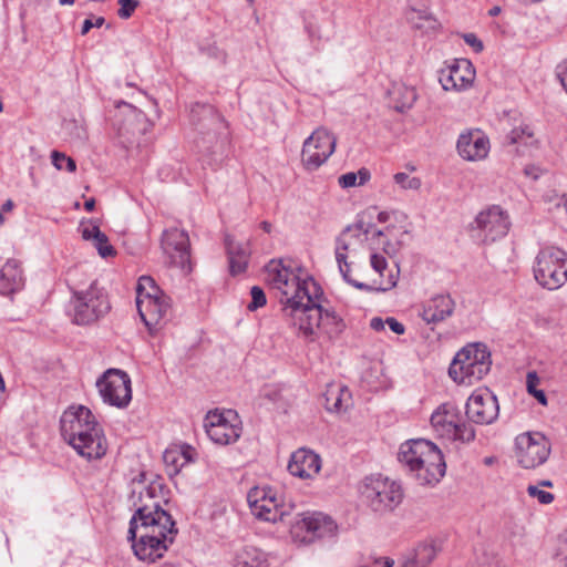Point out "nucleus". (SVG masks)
I'll return each mask as SVG.
<instances>
[{
	"label": "nucleus",
	"instance_id": "9",
	"mask_svg": "<svg viewBox=\"0 0 567 567\" xmlns=\"http://www.w3.org/2000/svg\"><path fill=\"white\" fill-rule=\"evenodd\" d=\"M73 322L80 326L91 324L104 317L111 305L104 289L93 281L84 291H73Z\"/></svg>",
	"mask_w": 567,
	"mask_h": 567
},
{
	"label": "nucleus",
	"instance_id": "46",
	"mask_svg": "<svg viewBox=\"0 0 567 567\" xmlns=\"http://www.w3.org/2000/svg\"><path fill=\"white\" fill-rule=\"evenodd\" d=\"M117 2L121 6V8L117 11V14L121 19L131 18L138 6L137 0H118Z\"/></svg>",
	"mask_w": 567,
	"mask_h": 567
},
{
	"label": "nucleus",
	"instance_id": "47",
	"mask_svg": "<svg viewBox=\"0 0 567 567\" xmlns=\"http://www.w3.org/2000/svg\"><path fill=\"white\" fill-rule=\"evenodd\" d=\"M463 40L466 44L472 47L476 53L482 52L484 49L483 42L474 33H465Z\"/></svg>",
	"mask_w": 567,
	"mask_h": 567
},
{
	"label": "nucleus",
	"instance_id": "8",
	"mask_svg": "<svg viewBox=\"0 0 567 567\" xmlns=\"http://www.w3.org/2000/svg\"><path fill=\"white\" fill-rule=\"evenodd\" d=\"M431 425L437 436L449 441L470 443L475 439L474 427L464 421L460 409L452 403L441 404L431 415Z\"/></svg>",
	"mask_w": 567,
	"mask_h": 567
},
{
	"label": "nucleus",
	"instance_id": "52",
	"mask_svg": "<svg viewBox=\"0 0 567 567\" xmlns=\"http://www.w3.org/2000/svg\"><path fill=\"white\" fill-rule=\"evenodd\" d=\"M163 458L167 465L174 466V473L178 472V468L176 466L177 453L175 451H165Z\"/></svg>",
	"mask_w": 567,
	"mask_h": 567
},
{
	"label": "nucleus",
	"instance_id": "2",
	"mask_svg": "<svg viewBox=\"0 0 567 567\" xmlns=\"http://www.w3.org/2000/svg\"><path fill=\"white\" fill-rule=\"evenodd\" d=\"M61 435L82 457L99 460L107 450L103 431L92 412L80 405L63 412L60 419Z\"/></svg>",
	"mask_w": 567,
	"mask_h": 567
},
{
	"label": "nucleus",
	"instance_id": "14",
	"mask_svg": "<svg viewBox=\"0 0 567 567\" xmlns=\"http://www.w3.org/2000/svg\"><path fill=\"white\" fill-rule=\"evenodd\" d=\"M337 140L323 127L317 128L303 143L302 163L307 169L319 168L334 152Z\"/></svg>",
	"mask_w": 567,
	"mask_h": 567
},
{
	"label": "nucleus",
	"instance_id": "63",
	"mask_svg": "<svg viewBox=\"0 0 567 567\" xmlns=\"http://www.w3.org/2000/svg\"><path fill=\"white\" fill-rule=\"evenodd\" d=\"M561 204L567 213V194H564L561 197Z\"/></svg>",
	"mask_w": 567,
	"mask_h": 567
},
{
	"label": "nucleus",
	"instance_id": "4",
	"mask_svg": "<svg viewBox=\"0 0 567 567\" xmlns=\"http://www.w3.org/2000/svg\"><path fill=\"white\" fill-rule=\"evenodd\" d=\"M491 352L484 343H470L454 357L449 368L450 377L460 384L471 385L482 380L491 370Z\"/></svg>",
	"mask_w": 567,
	"mask_h": 567
},
{
	"label": "nucleus",
	"instance_id": "26",
	"mask_svg": "<svg viewBox=\"0 0 567 567\" xmlns=\"http://www.w3.org/2000/svg\"><path fill=\"white\" fill-rule=\"evenodd\" d=\"M279 290L286 297V301L281 300L284 303V311H288L292 308L293 300L298 299L301 301L313 291L320 292V286L311 277L300 279L293 274L291 275V278L287 280L285 289Z\"/></svg>",
	"mask_w": 567,
	"mask_h": 567
},
{
	"label": "nucleus",
	"instance_id": "34",
	"mask_svg": "<svg viewBox=\"0 0 567 567\" xmlns=\"http://www.w3.org/2000/svg\"><path fill=\"white\" fill-rule=\"evenodd\" d=\"M393 107L403 113L411 109L416 101V92L414 87H410L403 84L393 85L392 90L389 91Z\"/></svg>",
	"mask_w": 567,
	"mask_h": 567
},
{
	"label": "nucleus",
	"instance_id": "15",
	"mask_svg": "<svg viewBox=\"0 0 567 567\" xmlns=\"http://www.w3.org/2000/svg\"><path fill=\"white\" fill-rule=\"evenodd\" d=\"M247 501L252 514L259 519L276 523L288 515L286 506L270 487H252L248 492Z\"/></svg>",
	"mask_w": 567,
	"mask_h": 567
},
{
	"label": "nucleus",
	"instance_id": "62",
	"mask_svg": "<svg viewBox=\"0 0 567 567\" xmlns=\"http://www.w3.org/2000/svg\"><path fill=\"white\" fill-rule=\"evenodd\" d=\"M539 485L540 486L550 487V486H553V483L550 481H548V480H545V481H540Z\"/></svg>",
	"mask_w": 567,
	"mask_h": 567
},
{
	"label": "nucleus",
	"instance_id": "53",
	"mask_svg": "<svg viewBox=\"0 0 567 567\" xmlns=\"http://www.w3.org/2000/svg\"><path fill=\"white\" fill-rule=\"evenodd\" d=\"M364 223L363 221H358L355 223L354 225H349L347 226L343 231L340 234V236H343L344 235V240H347V236L349 233H351L352 230H359V231H363L364 229Z\"/></svg>",
	"mask_w": 567,
	"mask_h": 567
},
{
	"label": "nucleus",
	"instance_id": "60",
	"mask_svg": "<svg viewBox=\"0 0 567 567\" xmlns=\"http://www.w3.org/2000/svg\"><path fill=\"white\" fill-rule=\"evenodd\" d=\"M13 202L11 199H8L4 202V204L2 205V210L3 212H10L12 208H13Z\"/></svg>",
	"mask_w": 567,
	"mask_h": 567
},
{
	"label": "nucleus",
	"instance_id": "55",
	"mask_svg": "<svg viewBox=\"0 0 567 567\" xmlns=\"http://www.w3.org/2000/svg\"><path fill=\"white\" fill-rule=\"evenodd\" d=\"M558 79H559L563 87L567 92V68L558 73Z\"/></svg>",
	"mask_w": 567,
	"mask_h": 567
},
{
	"label": "nucleus",
	"instance_id": "28",
	"mask_svg": "<svg viewBox=\"0 0 567 567\" xmlns=\"http://www.w3.org/2000/svg\"><path fill=\"white\" fill-rule=\"evenodd\" d=\"M168 494L169 489L162 480H154L138 492V498L134 501V506L136 509L150 505L163 506L168 503Z\"/></svg>",
	"mask_w": 567,
	"mask_h": 567
},
{
	"label": "nucleus",
	"instance_id": "56",
	"mask_svg": "<svg viewBox=\"0 0 567 567\" xmlns=\"http://www.w3.org/2000/svg\"><path fill=\"white\" fill-rule=\"evenodd\" d=\"M383 250L385 254L388 255H392V254H395L396 249L394 247L393 244L391 243H386L384 246H383Z\"/></svg>",
	"mask_w": 567,
	"mask_h": 567
},
{
	"label": "nucleus",
	"instance_id": "40",
	"mask_svg": "<svg viewBox=\"0 0 567 567\" xmlns=\"http://www.w3.org/2000/svg\"><path fill=\"white\" fill-rule=\"evenodd\" d=\"M540 380L536 371H529L526 377L527 391L532 394L542 405L547 404V398L543 390H538L537 385Z\"/></svg>",
	"mask_w": 567,
	"mask_h": 567
},
{
	"label": "nucleus",
	"instance_id": "20",
	"mask_svg": "<svg viewBox=\"0 0 567 567\" xmlns=\"http://www.w3.org/2000/svg\"><path fill=\"white\" fill-rule=\"evenodd\" d=\"M474 79L475 70L473 64L466 59H461L446 69H442L439 81L445 91H461L471 86Z\"/></svg>",
	"mask_w": 567,
	"mask_h": 567
},
{
	"label": "nucleus",
	"instance_id": "10",
	"mask_svg": "<svg viewBox=\"0 0 567 567\" xmlns=\"http://www.w3.org/2000/svg\"><path fill=\"white\" fill-rule=\"evenodd\" d=\"M96 386L103 402L111 406L124 409L132 400L131 378L123 370H106L97 379Z\"/></svg>",
	"mask_w": 567,
	"mask_h": 567
},
{
	"label": "nucleus",
	"instance_id": "50",
	"mask_svg": "<svg viewBox=\"0 0 567 567\" xmlns=\"http://www.w3.org/2000/svg\"><path fill=\"white\" fill-rule=\"evenodd\" d=\"M385 322L394 333H396V334L404 333V331H405L404 326L401 322H399L396 319L389 317V318H386Z\"/></svg>",
	"mask_w": 567,
	"mask_h": 567
},
{
	"label": "nucleus",
	"instance_id": "13",
	"mask_svg": "<svg viewBox=\"0 0 567 567\" xmlns=\"http://www.w3.org/2000/svg\"><path fill=\"white\" fill-rule=\"evenodd\" d=\"M516 458L524 468L544 464L550 453V444L540 433H523L515 440Z\"/></svg>",
	"mask_w": 567,
	"mask_h": 567
},
{
	"label": "nucleus",
	"instance_id": "39",
	"mask_svg": "<svg viewBox=\"0 0 567 567\" xmlns=\"http://www.w3.org/2000/svg\"><path fill=\"white\" fill-rule=\"evenodd\" d=\"M371 177L370 171L362 167L358 173L349 172L339 177V185L342 188L364 185Z\"/></svg>",
	"mask_w": 567,
	"mask_h": 567
},
{
	"label": "nucleus",
	"instance_id": "18",
	"mask_svg": "<svg viewBox=\"0 0 567 567\" xmlns=\"http://www.w3.org/2000/svg\"><path fill=\"white\" fill-rule=\"evenodd\" d=\"M171 298L163 293L155 298L142 299L136 303L138 315L150 332L161 329L171 320Z\"/></svg>",
	"mask_w": 567,
	"mask_h": 567
},
{
	"label": "nucleus",
	"instance_id": "61",
	"mask_svg": "<svg viewBox=\"0 0 567 567\" xmlns=\"http://www.w3.org/2000/svg\"><path fill=\"white\" fill-rule=\"evenodd\" d=\"M378 220H379L380 223H385V221H388V220H389V214H388L386 212H380V213L378 214Z\"/></svg>",
	"mask_w": 567,
	"mask_h": 567
},
{
	"label": "nucleus",
	"instance_id": "37",
	"mask_svg": "<svg viewBox=\"0 0 567 567\" xmlns=\"http://www.w3.org/2000/svg\"><path fill=\"white\" fill-rule=\"evenodd\" d=\"M163 293L165 292L156 285L152 277L142 276L136 287V303L142 299L155 298Z\"/></svg>",
	"mask_w": 567,
	"mask_h": 567
},
{
	"label": "nucleus",
	"instance_id": "6",
	"mask_svg": "<svg viewBox=\"0 0 567 567\" xmlns=\"http://www.w3.org/2000/svg\"><path fill=\"white\" fill-rule=\"evenodd\" d=\"M363 502L378 514L394 511L403 501L402 486L381 475L365 477L360 487Z\"/></svg>",
	"mask_w": 567,
	"mask_h": 567
},
{
	"label": "nucleus",
	"instance_id": "51",
	"mask_svg": "<svg viewBox=\"0 0 567 567\" xmlns=\"http://www.w3.org/2000/svg\"><path fill=\"white\" fill-rule=\"evenodd\" d=\"M557 555L559 557H561V559L567 565V533L565 535H563L560 540H559V546H558V549H557Z\"/></svg>",
	"mask_w": 567,
	"mask_h": 567
},
{
	"label": "nucleus",
	"instance_id": "29",
	"mask_svg": "<svg viewBox=\"0 0 567 567\" xmlns=\"http://www.w3.org/2000/svg\"><path fill=\"white\" fill-rule=\"evenodd\" d=\"M225 245L229 260V271L233 276L246 271L250 257L249 244L236 243L230 236H226Z\"/></svg>",
	"mask_w": 567,
	"mask_h": 567
},
{
	"label": "nucleus",
	"instance_id": "41",
	"mask_svg": "<svg viewBox=\"0 0 567 567\" xmlns=\"http://www.w3.org/2000/svg\"><path fill=\"white\" fill-rule=\"evenodd\" d=\"M251 301L247 305L249 311H256L267 303L265 291L259 286H254L250 289Z\"/></svg>",
	"mask_w": 567,
	"mask_h": 567
},
{
	"label": "nucleus",
	"instance_id": "58",
	"mask_svg": "<svg viewBox=\"0 0 567 567\" xmlns=\"http://www.w3.org/2000/svg\"><path fill=\"white\" fill-rule=\"evenodd\" d=\"M501 12H502L501 7H499V6H494L493 8H491V9L488 10V16H491V17H496V16H498Z\"/></svg>",
	"mask_w": 567,
	"mask_h": 567
},
{
	"label": "nucleus",
	"instance_id": "30",
	"mask_svg": "<svg viewBox=\"0 0 567 567\" xmlns=\"http://www.w3.org/2000/svg\"><path fill=\"white\" fill-rule=\"evenodd\" d=\"M23 285L22 270L17 260H8L0 269V293L8 296Z\"/></svg>",
	"mask_w": 567,
	"mask_h": 567
},
{
	"label": "nucleus",
	"instance_id": "35",
	"mask_svg": "<svg viewBox=\"0 0 567 567\" xmlns=\"http://www.w3.org/2000/svg\"><path fill=\"white\" fill-rule=\"evenodd\" d=\"M437 549L433 544H420L413 555L406 558L400 567H426L436 557Z\"/></svg>",
	"mask_w": 567,
	"mask_h": 567
},
{
	"label": "nucleus",
	"instance_id": "38",
	"mask_svg": "<svg viewBox=\"0 0 567 567\" xmlns=\"http://www.w3.org/2000/svg\"><path fill=\"white\" fill-rule=\"evenodd\" d=\"M506 141L511 145L518 144L524 146H533L536 144V141L534 140V132L528 125L512 130L511 133L506 136Z\"/></svg>",
	"mask_w": 567,
	"mask_h": 567
},
{
	"label": "nucleus",
	"instance_id": "7",
	"mask_svg": "<svg viewBox=\"0 0 567 567\" xmlns=\"http://www.w3.org/2000/svg\"><path fill=\"white\" fill-rule=\"evenodd\" d=\"M535 280L548 290H556L567 281V252L555 246L543 247L534 265Z\"/></svg>",
	"mask_w": 567,
	"mask_h": 567
},
{
	"label": "nucleus",
	"instance_id": "27",
	"mask_svg": "<svg viewBox=\"0 0 567 567\" xmlns=\"http://www.w3.org/2000/svg\"><path fill=\"white\" fill-rule=\"evenodd\" d=\"M454 308L455 302L449 295H437L423 306L421 317L429 324L439 323L451 317Z\"/></svg>",
	"mask_w": 567,
	"mask_h": 567
},
{
	"label": "nucleus",
	"instance_id": "49",
	"mask_svg": "<svg viewBox=\"0 0 567 567\" xmlns=\"http://www.w3.org/2000/svg\"><path fill=\"white\" fill-rule=\"evenodd\" d=\"M105 19L103 17L95 18L94 21L92 19H85L81 29V34H86L93 27L100 28L104 24Z\"/></svg>",
	"mask_w": 567,
	"mask_h": 567
},
{
	"label": "nucleus",
	"instance_id": "45",
	"mask_svg": "<svg viewBox=\"0 0 567 567\" xmlns=\"http://www.w3.org/2000/svg\"><path fill=\"white\" fill-rule=\"evenodd\" d=\"M527 493L530 497H535L543 505H548L554 501V494L539 489L538 486L529 485L527 487Z\"/></svg>",
	"mask_w": 567,
	"mask_h": 567
},
{
	"label": "nucleus",
	"instance_id": "57",
	"mask_svg": "<svg viewBox=\"0 0 567 567\" xmlns=\"http://www.w3.org/2000/svg\"><path fill=\"white\" fill-rule=\"evenodd\" d=\"M95 207V199L94 198H90L87 199L85 203H84V208L87 210V212H92Z\"/></svg>",
	"mask_w": 567,
	"mask_h": 567
},
{
	"label": "nucleus",
	"instance_id": "23",
	"mask_svg": "<svg viewBox=\"0 0 567 567\" xmlns=\"http://www.w3.org/2000/svg\"><path fill=\"white\" fill-rule=\"evenodd\" d=\"M457 152L471 162L484 159L489 152V141L480 131L462 133L457 140Z\"/></svg>",
	"mask_w": 567,
	"mask_h": 567
},
{
	"label": "nucleus",
	"instance_id": "64",
	"mask_svg": "<svg viewBox=\"0 0 567 567\" xmlns=\"http://www.w3.org/2000/svg\"><path fill=\"white\" fill-rule=\"evenodd\" d=\"M75 0H59L60 4L62 6H71L74 3Z\"/></svg>",
	"mask_w": 567,
	"mask_h": 567
},
{
	"label": "nucleus",
	"instance_id": "43",
	"mask_svg": "<svg viewBox=\"0 0 567 567\" xmlns=\"http://www.w3.org/2000/svg\"><path fill=\"white\" fill-rule=\"evenodd\" d=\"M394 181L403 189H419L421 186L420 178L410 177L406 173H396L394 175Z\"/></svg>",
	"mask_w": 567,
	"mask_h": 567
},
{
	"label": "nucleus",
	"instance_id": "19",
	"mask_svg": "<svg viewBox=\"0 0 567 567\" xmlns=\"http://www.w3.org/2000/svg\"><path fill=\"white\" fill-rule=\"evenodd\" d=\"M499 406L496 396L489 392H474L466 402V417L476 424H492L498 416Z\"/></svg>",
	"mask_w": 567,
	"mask_h": 567
},
{
	"label": "nucleus",
	"instance_id": "42",
	"mask_svg": "<svg viewBox=\"0 0 567 567\" xmlns=\"http://www.w3.org/2000/svg\"><path fill=\"white\" fill-rule=\"evenodd\" d=\"M51 158H52L53 166L59 171L63 169V165L60 164V161H65L66 171L72 173V172H75V169H76L75 161L73 158L66 156L64 153H61L59 151H53L51 154Z\"/></svg>",
	"mask_w": 567,
	"mask_h": 567
},
{
	"label": "nucleus",
	"instance_id": "1",
	"mask_svg": "<svg viewBox=\"0 0 567 567\" xmlns=\"http://www.w3.org/2000/svg\"><path fill=\"white\" fill-rule=\"evenodd\" d=\"M177 534L171 514L163 506L150 505L135 509L127 539L140 560L155 563L168 550Z\"/></svg>",
	"mask_w": 567,
	"mask_h": 567
},
{
	"label": "nucleus",
	"instance_id": "25",
	"mask_svg": "<svg viewBox=\"0 0 567 567\" xmlns=\"http://www.w3.org/2000/svg\"><path fill=\"white\" fill-rule=\"evenodd\" d=\"M321 468L320 456L311 450L301 447L293 452L288 463V471L291 475L300 478H310L318 474Z\"/></svg>",
	"mask_w": 567,
	"mask_h": 567
},
{
	"label": "nucleus",
	"instance_id": "22",
	"mask_svg": "<svg viewBox=\"0 0 567 567\" xmlns=\"http://www.w3.org/2000/svg\"><path fill=\"white\" fill-rule=\"evenodd\" d=\"M350 243L344 240V235L339 236L336 240V259L339 266V270L343 277V279L352 285L353 287L364 290V291H388L396 286L398 275L390 274L388 285L384 287L373 288L364 282H360L351 278L349 264L347 262V254L346 251L349 249ZM399 274V269L396 270Z\"/></svg>",
	"mask_w": 567,
	"mask_h": 567
},
{
	"label": "nucleus",
	"instance_id": "36",
	"mask_svg": "<svg viewBox=\"0 0 567 567\" xmlns=\"http://www.w3.org/2000/svg\"><path fill=\"white\" fill-rule=\"evenodd\" d=\"M320 324V329L329 339L337 338L346 328L342 318H340L332 308H324L322 323Z\"/></svg>",
	"mask_w": 567,
	"mask_h": 567
},
{
	"label": "nucleus",
	"instance_id": "44",
	"mask_svg": "<svg viewBox=\"0 0 567 567\" xmlns=\"http://www.w3.org/2000/svg\"><path fill=\"white\" fill-rule=\"evenodd\" d=\"M66 130L70 132V134L79 140V141H85L87 138V132L86 127L83 122L78 120H72L66 123Z\"/></svg>",
	"mask_w": 567,
	"mask_h": 567
},
{
	"label": "nucleus",
	"instance_id": "11",
	"mask_svg": "<svg viewBox=\"0 0 567 567\" xmlns=\"http://www.w3.org/2000/svg\"><path fill=\"white\" fill-rule=\"evenodd\" d=\"M337 524L322 513H303L291 524L290 533L301 543H312L317 538L333 536Z\"/></svg>",
	"mask_w": 567,
	"mask_h": 567
},
{
	"label": "nucleus",
	"instance_id": "48",
	"mask_svg": "<svg viewBox=\"0 0 567 567\" xmlns=\"http://www.w3.org/2000/svg\"><path fill=\"white\" fill-rule=\"evenodd\" d=\"M371 266L372 268L379 272L381 276L383 275V270L386 269V260L383 256L379 254H373L371 256Z\"/></svg>",
	"mask_w": 567,
	"mask_h": 567
},
{
	"label": "nucleus",
	"instance_id": "24",
	"mask_svg": "<svg viewBox=\"0 0 567 567\" xmlns=\"http://www.w3.org/2000/svg\"><path fill=\"white\" fill-rule=\"evenodd\" d=\"M205 429L208 437L219 445L235 443L240 436V429L231 424L224 414L207 415Z\"/></svg>",
	"mask_w": 567,
	"mask_h": 567
},
{
	"label": "nucleus",
	"instance_id": "16",
	"mask_svg": "<svg viewBox=\"0 0 567 567\" xmlns=\"http://www.w3.org/2000/svg\"><path fill=\"white\" fill-rule=\"evenodd\" d=\"M161 246L174 267L190 270V244L185 230L176 227L164 230Z\"/></svg>",
	"mask_w": 567,
	"mask_h": 567
},
{
	"label": "nucleus",
	"instance_id": "54",
	"mask_svg": "<svg viewBox=\"0 0 567 567\" xmlns=\"http://www.w3.org/2000/svg\"><path fill=\"white\" fill-rule=\"evenodd\" d=\"M385 321L382 320V318L380 317H374L371 319L370 321V327L374 330V331H382L384 329V326H385Z\"/></svg>",
	"mask_w": 567,
	"mask_h": 567
},
{
	"label": "nucleus",
	"instance_id": "59",
	"mask_svg": "<svg viewBox=\"0 0 567 567\" xmlns=\"http://www.w3.org/2000/svg\"><path fill=\"white\" fill-rule=\"evenodd\" d=\"M260 227H261V229H262L264 231H266V233H268V234H269V233H271L272 225H271L269 221H266V220L261 221V223H260Z\"/></svg>",
	"mask_w": 567,
	"mask_h": 567
},
{
	"label": "nucleus",
	"instance_id": "12",
	"mask_svg": "<svg viewBox=\"0 0 567 567\" xmlns=\"http://www.w3.org/2000/svg\"><path fill=\"white\" fill-rule=\"evenodd\" d=\"M323 291L320 288V292H311L305 298V300H293L292 308H290L289 316L298 321L299 330L305 337H311L315 334V329H320L322 323L324 308L319 303Z\"/></svg>",
	"mask_w": 567,
	"mask_h": 567
},
{
	"label": "nucleus",
	"instance_id": "32",
	"mask_svg": "<svg viewBox=\"0 0 567 567\" xmlns=\"http://www.w3.org/2000/svg\"><path fill=\"white\" fill-rule=\"evenodd\" d=\"M265 272L267 282L275 289H285L287 280L295 274L281 260H270L265 267Z\"/></svg>",
	"mask_w": 567,
	"mask_h": 567
},
{
	"label": "nucleus",
	"instance_id": "33",
	"mask_svg": "<svg viewBox=\"0 0 567 567\" xmlns=\"http://www.w3.org/2000/svg\"><path fill=\"white\" fill-rule=\"evenodd\" d=\"M82 237L85 240H92L94 247L101 257H112L116 254L115 249L109 243L107 236L102 233L96 225H91L82 228Z\"/></svg>",
	"mask_w": 567,
	"mask_h": 567
},
{
	"label": "nucleus",
	"instance_id": "21",
	"mask_svg": "<svg viewBox=\"0 0 567 567\" xmlns=\"http://www.w3.org/2000/svg\"><path fill=\"white\" fill-rule=\"evenodd\" d=\"M116 109L118 114L115 115L116 121L114 125L120 136H127L130 141V136L145 133L147 118L141 110L126 102H118Z\"/></svg>",
	"mask_w": 567,
	"mask_h": 567
},
{
	"label": "nucleus",
	"instance_id": "17",
	"mask_svg": "<svg viewBox=\"0 0 567 567\" xmlns=\"http://www.w3.org/2000/svg\"><path fill=\"white\" fill-rule=\"evenodd\" d=\"M474 223L484 243H493L504 237L511 226L507 213L497 205L482 210Z\"/></svg>",
	"mask_w": 567,
	"mask_h": 567
},
{
	"label": "nucleus",
	"instance_id": "5",
	"mask_svg": "<svg viewBox=\"0 0 567 567\" xmlns=\"http://www.w3.org/2000/svg\"><path fill=\"white\" fill-rule=\"evenodd\" d=\"M190 121L197 131L195 145L200 153H215L220 146V136L226 131L224 117L210 104L195 103Z\"/></svg>",
	"mask_w": 567,
	"mask_h": 567
},
{
	"label": "nucleus",
	"instance_id": "31",
	"mask_svg": "<svg viewBox=\"0 0 567 567\" xmlns=\"http://www.w3.org/2000/svg\"><path fill=\"white\" fill-rule=\"evenodd\" d=\"M350 396L347 388L330 384L322 394L323 405L328 412L339 413L347 409Z\"/></svg>",
	"mask_w": 567,
	"mask_h": 567
},
{
	"label": "nucleus",
	"instance_id": "3",
	"mask_svg": "<svg viewBox=\"0 0 567 567\" xmlns=\"http://www.w3.org/2000/svg\"><path fill=\"white\" fill-rule=\"evenodd\" d=\"M399 462L424 485L436 484L445 475L446 464L441 450L424 439L410 440L401 444L398 453Z\"/></svg>",
	"mask_w": 567,
	"mask_h": 567
}]
</instances>
